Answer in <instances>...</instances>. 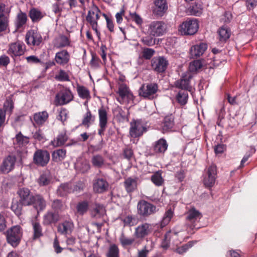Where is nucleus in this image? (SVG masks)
I'll use <instances>...</instances> for the list:
<instances>
[{"instance_id": "c9c22d12", "label": "nucleus", "mask_w": 257, "mask_h": 257, "mask_svg": "<svg viewBox=\"0 0 257 257\" xmlns=\"http://www.w3.org/2000/svg\"><path fill=\"white\" fill-rule=\"evenodd\" d=\"M91 162L92 166L97 168L103 167L105 164L104 159L100 155H93L91 158Z\"/></svg>"}, {"instance_id": "a19ab883", "label": "nucleus", "mask_w": 257, "mask_h": 257, "mask_svg": "<svg viewBox=\"0 0 257 257\" xmlns=\"http://www.w3.org/2000/svg\"><path fill=\"white\" fill-rule=\"evenodd\" d=\"M173 211L171 208L169 209L165 212L163 218L160 222V226L162 228L168 224L173 216Z\"/></svg>"}, {"instance_id": "09e8293b", "label": "nucleus", "mask_w": 257, "mask_h": 257, "mask_svg": "<svg viewBox=\"0 0 257 257\" xmlns=\"http://www.w3.org/2000/svg\"><path fill=\"white\" fill-rule=\"evenodd\" d=\"M29 138L24 136L21 133L17 134L14 139V142L17 143L19 146H23L28 144L29 142Z\"/></svg>"}, {"instance_id": "b1692460", "label": "nucleus", "mask_w": 257, "mask_h": 257, "mask_svg": "<svg viewBox=\"0 0 257 257\" xmlns=\"http://www.w3.org/2000/svg\"><path fill=\"white\" fill-rule=\"evenodd\" d=\"M168 144L166 140L161 138L155 142L153 150L156 154H163L167 150Z\"/></svg>"}, {"instance_id": "774afa93", "label": "nucleus", "mask_w": 257, "mask_h": 257, "mask_svg": "<svg viewBox=\"0 0 257 257\" xmlns=\"http://www.w3.org/2000/svg\"><path fill=\"white\" fill-rule=\"evenodd\" d=\"M63 204L62 202L60 200H55L53 201L52 204V207L55 211H58L61 209Z\"/></svg>"}, {"instance_id": "9d476101", "label": "nucleus", "mask_w": 257, "mask_h": 257, "mask_svg": "<svg viewBox=\"0 0 257 257\" xmlns=\"http://www.w3.org/2000/svg\"><path fill=\"white\" fill-rule=\"evenodd\" d=\"M16 157L13 155H10L4 158L0 166V171L2 173H8L13 170L16 162Z\"/></svg>"}, {"instance_id": "cd10ccee", "label": "nucleus", "mask_w": 257, "mask_h": 257, "mask_svg": "<svg viewBox=\"0 0 257 257\" xmlns=\"http://www.w3.org/2000/svg\"><path fill=\"white\" fill-rule=\"evenodd\" d=\"M73 192L72 184L66 183L61 184L57 188L56 193L58 196H65Z\"/></svg>"}, {"instance_id": "5701e85b", "label": "nucleus", "mask_w": 257, "mask_h": 257, "mask_svg": "<svg viewBox=\"0 0 257 257\" xmlns=\"http://www.w3.org/2000/svg\"><path fill=\"white\" fill-rule=\"evenodd\" d=\"M54 60L57 64L64 66L70 61V55L66 50H63L56 53Z\"/></svg>"}, {"instance_id": "a211bd4d", "label": "nucleus", "mask_w": 257, "mask_h": 257, "mask_svg": "<svg viewBox=\"0 0 257 257\" xmlns=\"http://www.w3.org/2000/svg\"><path fill=\"white\" fill-rule=\"evenodd\" d=\"M168 9L166 0H155L153 8V13L157 17H162Z\"/></svg>"}, {"instance_id": "1a4fd4ad", "label": "nucleus", "mask_w": 257, "mask_h": 257, "mask_svg": "<svg viewBox=\"0 0 257 257\" xmlns=\"http://www.w3.org/2000/svg\"><path fill=\"white\" fill-rule=\"evenodd\" d=\"M202 216V215L200 212L193 208L189 210L187 212L186 218L187 223L192 229H198L200 227L197 226L196 222L199 221Z\"/></svg>"}, {"instance_id": "f8f14e48", "label": "nucleus", "mask_w": 257, "mask_h": 257, "mask_svg": "<svg viewBox=\"0 0 257 257\" xmlns=\"http://www.w3.org/2000/svg\"><path fill=\"white\" fill-rule=\"evenodd\" d=\"M145 131L146 127L141 120H138L131 122L130 134L132 137H139Z\"/></svg>"}, {"instance_id": "052dcab7", "label": "nucleus", "mask_w": 257, "mask_h": 257, "mask_svg": "<svg viewBox=\"0 0 257 257\" xmlns=\"http://www.w3.org/2000/svg\"><path fill=\"white\" fill-rule=\"evenodd\" d=\"M7 26V17L4 14H0V32L5 31Z\"/></svg>"}, {"instance_id": "4468645a", "label": "nucleus", "mask_w": 257, "mask_h": 257, "mask_svg": "<svg viewBox=\"0 0 257 257\" xmlns=\"http://www.w3.org/2000/svg\"><path fill=\"white\" fill-rule=\"evenodd\" d=\"M17 193L20 197V201L24 206L32 205L34 195L30 189L27 188H22L19 189Z\"/></svg>"}, {"instance_id": "58836bf2", "label": "nucleus", "mask_w": 257, "mask_h": 257, "mask_svg": "<svg viewBox=\"0 0 257 257\" xmlns=\"http://www.w3.org/2000/svg\"><path fill=\"white\" fill-rule=\"evenodd\" d=\"M99 117V124L107 125L108 121L107 113L103 106L99 108L98 110Z\"/></svg>"}, {"instance_id": "338daca9", "label": "nucleus", "mask_w": 257, "mask_h": 257, "mask_svg": "<svg viewBox=\"0 0 257 257\" xmlns=\"http://www.w3.org/2000/svg\"><path fill=\"white\" fill-rule=\"evenodd\" d=\"M133 151L131 148H126L123 150V156L125 159L130 160L133 157Z\"/></svg>"}, {"instance_id": "3c124183", "label": "nucleus", "mask_w": 257, "mask_h": 257, "mask_svg": "<svg viewBox=\"0 0 257 257\" xmlns=\"http://www.w3.org/2000/svg\"><path fill=\"white\" fill-rule=\"evenodd\" d=\"M135 239L134 237H127L123 233H122L119 237V241L123 247L132 245L135 241Z\"/></svg>"}, {"instance_id": "20e7f679", "label": "nucleus", "mask_w": 257, "mask_h": 257, "mask_svg": "<svg viewBox=\"0 0 257 257\" xmlns=\"http://www.w3.org/2000/svg\"><path fill=\"white\" fill-rule=\"evenodd\" d=\"M50 156L49 152L45 150H37L33 155V162L38 166L44 167L49 163Z\"/></svg>"}, {"instance_id": "69168bd1", "label": "nucleus", "mask_w": 257, "mask_h": 257, "mask_svg": "<svg viewBox=\"0 0 257 257\" xmlns=\"http://www.w3.org/2000/svg\"><path fill=\"white\" fill-rule=\"evenodd\" d=\"M131 19L135 21L138 25H141L143 23V20L141 17L136 13H130Z\"/></svg>"}, {"instance_id": "6e6552de", "label": "nucleus", "mask_w": 257, "mask_h": 257, "mask_svg": "<svg viewBox=\"0 0 257 257\" xmlns=\"http://www.w3.org/2000/svg\"><path fill=\"white\" fill-rule=\"evenodd\" d=\"M73 99V95L69 89L60 90L56 95L55 102L57 105H63L69 103Z\"/></svg>"}, {"instance_id": "4c0bfd02", "label": "nucleus", "mask_w": 257, "mask_h": 257, "mask_svg": "<svg viewBox=\"0 0 257 257\" xmlns=\"http://www.w3.org/2000/svg\"><path fill=\"white\" fill-rule=\"evenodd\" d=\"M92 216L96 218H100L105 214L104 207L100 204H96L91 212Z\"/></svg>"}, {"instance_id": "f704fd0d", "label": "nucleus", "mask_w": 257, "mask_h": 257, "mask_svg": "<svg viewBox=\"0 0 257 257\" xmlns=\"http://www.w3.org/2000/svg\"><path fill=\"white\" fill-rule=\"evenodd\" d=\"M23 205L24 204L20 201L13 199L11 208L17 216H20L22 214Z\"/></svg>"}, {"instance_id": "473e14b6", "label": "nucleus", "mask_w": 257, "mask_h": 257, "mask_svg": "<svg viewBox=\"0 0 257 257\" xmlns=\"http://www.w3.org/2000/svg\"><path fill=\"white\" fill-rule=\"evenodd\" d=\"M66 156V150L65 149H58L53 152L52 154V159L53 161L58 163L64 160Z\"/></svg>"}, {"instance_id": "8fccbe9b", "label": "nucleus", "mask_w": 257, "mask_h": 257, "mask_svg": "<svg viewBox=\"0 0 257 257\" xmlns=\"http://www.w3.org/2000/svg\"><path fill=\"white\" fill-rule=\"evenodd\" d=\"M119 253L118 247L116 244H113L110 245L106 255L107 257H119Z\"/></svg>"}, {"instance_id": "39448f33", "label": "nucleus", "mask_w": 257, "mask_h": 257, "mask_svg": "<svg viewBox=\"0 0 257 257\" xmlns=\"http://www.w3.org/2000/svg\"><path fill=\"white\" fill-rule=\"evenodd\" d=\"M137 208L138 214L143 217H148L157 211L156 207L155 205L145 200L139 201Z\"/></svg>"}, {"instance_id": "c03bdc74", "label": "nucleus", "mask_w": 257, "mask_h": 257, "mask_svg": "<svg viewBox=\"0 0 257 257\" xmlns=\"http://www.w3.org/2000/svg\"><path fill=\"white\" fill-rule=\"evenodd\" d=\"M219 39L221 42H225L230 37V31L224 27H221L218 31Z\"/></svg>"}, {"instance_id": "6e6d98bb", "label": "nucleus", "mask_w": 257, "mask_h": 257, "mask_svg": "<svg viewBox=\"0 0 257 257\" xmlns=\"http://www.w3.org/2000/svg\"><path fill=\"white\" fill-rule=\"evenodd\" d=\"M77 211L80 214H84L88 210V203L87 201L79 202L77 205Z\"/></svg>"}, {"instance_id": "c85d7f7f", "label": "nucleus", "mask_w": 257, "mask_h": 257, "mask_svg": "<svg viewBox=\"0 0 257 257\" xmlns=\"http://www.w3.org/2000/svg\"><path fill=\"white\" fill-rule=\"evenodd\" d=\"M95 116L92 114L91 111L87 107V111L83 115L81 125L88 128L95 121Z\"/></svg>"}, {"instance_id": "7c9ffc66", "label": "nucleus", "mask_w": 257, "mask_h": 257, "mask_svg": "<svg viewBox=\"0 0 257 257\" xmlns=\"http://www.w3.org/2000/svg\"><path fill=\"white\" fill-rule=\"evenodd\" d=\"M68 140V136L66 133L62 132L57 137L51 141V145L54 147H60L65 144Z\"/></svg>"}, {"instance_id": "a878e982", "label": "nucleus", "mask_w": 257, "mask_h": 257, "mask_svg": "<svg viewBox=\"0 0 257 257\" xmlns=\"http://www.w3.org/2000/svg\"><path fill=\"white\" fill-rule=\"evenodd\" d=\"M32 205L37 209L38 212L43 210L46 206V202L44 198L39 194H36L32 199Z\"/></svg>"}, {"instance_id": "bb28decb", "label": "nucleus", "mask_w": 257, "mask_h": 257, "mask_svg": "<svg viewBox=\"0 0 257 257\" xmlns=\"http://www.w3.org/2000/svg\"><path fill=\"white\" fill-rule=\"evenodd\" d=\"M174 116L172 114L166 116L162 125L163 133L170 131L174 127Z\"/></svg>"}, {"instance_id": "dca6fc26", "label": "nucleus", "mask_w": 257, "mask_h": 257, "mask_svg": "<svg viewBox=\"0 0 257 257\" xmlns=\"http://www.w3.org/2000/svg\"><path fill=\"white\" fill-rule=\"evenodd\" d=\"M193 78V75L190 72H186L182 75L181 78L176 82V87L181 89V90H189L191 89L190 81Z\"/></svg>"}, {"instance_id": "5fc2aeb1", "label": "nucleus", "mask_w": 257, "mask_h": 257, "mask_svg": "<svg viewBox=\"0 0 257 257\" xmlns=\"http://www.w3.org/2000/svg\"><path fill=\"white\" fill-rule=\"evenodd\" d=\"M51 182V177L48 174H42L38 179V183L41 186H46Z\"/></svg>"}, {"instance_id": "bf43d9fd", "label": "nucleus", "mask_w": 257, "mask_h": 257, "mask_svg": "<svg viewBox=\"0 0 257 257\" xmlns=\"http://www.w3.org/2000/svg\"><path fill=\"white\" fill-rule=\"evenodd\" d=\"M124 223V226H133L135 225V218L132 215H127L123 218H121Z\"/></svg>"}, {"instance_id": "423d86ee", "label": "nucleus", "mask_w": 257, "mask_h": 257, "mask_svg": "<svg viewBox=\"0 0 257 257\" xmlns=\"http://www.w3.org/2000/svg\"><path fill=\"white\" fill-rule=\"evenodd\" d=\"M166 31L165 24L162 21H154L148 25V33L153 36H162Z\"/></svg>"}, {"instance_id": "412c9836", "label": "nucleus", "mask_w": 257, "mask_h": 257, "mask_svg": "<svg viewBox=\"0 0 257 257\" xmlns=\"http://www.w3.org/2000/svg\"><path fill=\"white\" fill-rule=\"evenodd\" d=\"M100 10L95 7L93 8L91 10L89 11L86 17V21L91 26L92 28H95L97 26V20L99 19V13Z\"/></svg>"}, {"instance_id": "e2e57ef3", "label": "nucleus", "mask_w": 257, "mask_h": 257, "mask_svg": "<svg viewBox=\"0 0 257 257\" xmlns=\"http://www.w3.org/2000/svg\"><path fill=\"white\" fill-rule=\"evenodd\" d=\"M193 243L194 242L193 241H189L187 243L178 247L176 249L177 252L179 254H182L185 252L189 248L193 246Z\"/></svg>"}, {"instance_id": "f03ea898", "label": "nucleus", "mask_w": 257, "mask_h": 257, "mask_svg": "<svg viewBox=\"0 0 257 257\" xmlns=\"http://www.w3.org/2000/svg\"><path fill=\"white\" fill-rule=\"evenodd\" d=\"M158 86L155 83L144 84L139 89L140 96L148 99L152 100L157 97Z\"/></svg>"}, {"instance_id": "6ab92c4d", "label": "nucleus", "mask_w": 257, "mask_h": 257, "mask_svg": "<svg viewBox=\"0 0 257 257\" xmlns=\"http://www.w3.org/2000/svg\"><path fill=\"white\" fill-rule=\"evenodd\" d=\"M152 231V226L148 223H142L135 228V235L137 238H143Z\"/></svg>"}, {"instance_id": "f257e3e1", "label": "nucleus", "mask_w": 257, "mask_h": 257, "mask_svg": "<svg viewBox=\"0 0 257 257\" xmlns=\"http://www.w3.org/2000/svg\"><path fill=\"white\" fill-rule=\"evenodd\" d=\"M8 243L16 247L20 243L23 235V230L19 225H15L9 228L5 233Z\"/></svg>"}, {"instance_id": "603ef678", "label": "nucleus", "mask_w": 257, "mask_h": 257, "mask_svg": "<svg viewBox=\"0 0 257 257\" xmlns=\"http://www.w3.org/2000/svg\"><path fill=\"white\" fill-rule=\"evenodd\" d=\"M70 45V41L69 39L65 36H61L57 43L55 45V47L57 48H61L68 46Z\"/></svg>"}, {"instance_id": "0eeeda50", "label": "nucleus", "mask_w": 257, "mask_h": 257, "mask_svg": "<svg viewBox=\"0 0 257 257\" xmlns=\"http://www.w3.org/2000/svg\"><path fill=\"white\" fill-rule=\"evenodd\" d=\"M217 175V168L214 164H211L207 169L206 174L203 179L206 187H212L215 184Z\"/></svg>"}, {"instance_id": "e433bc0d", "label": "nucleus", "mask_w": 257, "mask_h": 257, "mask_svg": "<svg viewBox=\"0 0 257 257\" xmlns=\"http://www.w3.org/2000/svg\"><path fill=\"white\" fill-rule=\"evenodd\" d=\"M176 100L181 106L185 105L188 101V93L187 91L180 90L176 96Z\"/></svg>"}, {"instance_id": "4be33fe9", "label": "nucleus", "mask_w": 257, "mask_h": 257, "mask_svg": "<svg viewBox=\"0 0 257 257\" xmlns=\"http://www.w3.org/2000/svg\"><path fill=\"white\" fill-rule=\"evenodd\" d=\"M207 48L206 43H200L192 46L190 49V55L192 58H195L200 56L205 52Z\"/></svg>"}, {"instance_id": "393cba45", "label": "nucleus", "mask_w": 257, "mask_h": 257, "mask_svg": "<svg viewBox=\"0 0 257 257\" xmlns=\"http://www.w3.org/2000/svg\"><path fill=\"white\" fill-rule=\"evenodd\" d=\"M60 219V215L57 212L49 211L44 215L43 224L49 225L56 223Z\"/></svg>"}, {"instance_id": "de8ad7c7", "label": "nucleus", "mask_w": 257, "mask_h": 257, "mask_svg": "<svg viewBox=\"0 0 257 257\" xmlns=\"http://www.w3.org/2000/svg\"><path fill=\"white\" fill-rule=\"evenodd\" d=\"M202 64L200 60H195L190 63L189 66V71L188 72L195 73L201 68Z\"/></svg>"}, {"instance_id": "a18cd8bd", "label": "nucleus", "mask_w": 257, "mask_h": 257, "mask_svg": "<svg viewBox=\"0 0 257 257\" xmlns=\"http://www.w3.org/2000/svg\"><path fill=\"white\" fill-rule=\"evenodd\" d=\"M151 181L157 186H161L164 183V179L161 172L157 171L151 176Z\"/></svg>"}, {"instance_id": "9b49d317", "label": "nucleus", "mask_w": 257, "mask_h": 257, "mask_svg": "<svg viewBox=\"0 0 257 257\" xmlns=\"http://www.w3.org/2000/svg\"><path fill=\"white\" fill-rule=\"evenodd\" d=\"M168 61L164 57H154L151 60V66L155 71L162 73L164 72L168 65Z\"/></svg>"}, {"instance_id": "13d9d810", "label": "nucleus", "mask_w": 257, "mask_h": 257, "mask_svg": "<svg viewBox=\"0 0 257 257\" xmlns=\"http://www.w3.org/2000/svg\"><path fill=\"white\" fill-rule=\"evenodd\" d=\"M68 111L65 108H61L59 111V115L57 116V119L60 120L63 124L67 119Z\"/></svg>"}, {"instance_id": "79ce46f5", "label": "nucleus", "mask_w": 257, "mask_h": 257, "mask_svg": "<svg viewBox=\"0 0 257 257\" xmlns=\"http://www.w3.org/2000/svg\"><path fill=\"white\" fill-rule=\"evenodd\" d=\"M77 91L79 96L82 99H89L91 98L89 90L85 86L78 85Z\"/></svg>"}, {"instance_id": "aec40b11", "label": "nucleus", "mask_w": 257, "mask_h": 257, "mask_svg": "<svg viewBox=\"0 0 257 257\" xmlns=\"http://www.w3.org/2000/svg\"><path fill=\"white\" fill-rule=\"evenodd\" d=\"M109 184L103 178H97L93 181V189L95 193H103L108 190Z\"/></svg>"}, {"instance_id": "0e129e2a", "label": "nucleus", "mask_w": 257, "mask_h": 257, "mask_svg": "<svg viewBox=\"0 0 257 257\" xmlns=\"http://www.w3.org/2000/svg\"><path fill=\"white\" fill-rule=\"evenodd\" d=\"M155 51L150 48H146L143 51V57L146 59H150L154 55Z\"/></svg>"}, {"instance_id": "37998d69", "label": "nucleus", "mask_w": 257, "mask_h": 257, "mask_svg": "<svg viewBox=\"0 0 257 257\" xmlns=\"http://www.w3.org/2000/svg\"><path fill=\"white\" fill-rule=\"evenodd\" d=\"M29 16L33 22H39L43 17L42 12L35 8H33L30 11Z\"/></svg>"}, {"instance_id": "ea45409f", "label": "nucleus", "mask_w": 257, "mask_h": 257, "mask_svg": "<svg viewBox=\"0 0 257 257\" xmlns=\"http://www.w3.org/2000/svg\"><path fill=\"white\" fill-rule=\"evenodd\" d=\"M118 93L121 99L125 97L130 98L132 96V94L130 93L128 88L124 84L119 85Z\"/></svg>"}, {"instance_id": "7ed1b4c3", "label": "nucleus", "mask_w": 257, "mask_h": 257, "mask_svg": "<svg viewBox=\"0 0 257 257\" xmlns=\"http://www.w3.org/2000/svg\"><path fill=\"white\" fill-rule=\"evenodd\" d=\"M198 29V24L196 20L187 19L180 26L179 31L184 35H192L195 34Z\"/></svg>"}, {"instance_id": "864d4df0", "label": "nucleus", "mask_w": 257, "mask_h": 257, "mask_svg": "<svg viewBox=\"0 0 257 257\" xmlns=\"http://www.w3.org/2000/svg\"><path fill=\"white\" fill-rule=\"evenodd\" d=\"M4 107L5 109L4 111L5 112V113L8 112L10 114L12 113L13 109L14 107V102L12 100V97H9L7 98L6 102L4 103Z\"/></svg>"}, {"instance_id": "ddd939ff", "label": "nucleus", "mask_w": 257, "mask_h": 257, "mask_svg": "<svg viewBox=\"0 0 257 257\" xmlns=\"http://www.w3.org/2000/svg\"><path fill=\"white\" fill-rule=\"evenodd\" d=\"M57 228L58 232L60 234L70 235L74 230V224L73 221L71 219H69L59 223Z\"/></svg>"}, {"instance_id": "680f3d73", "label": "nucleus", "mask_w": 257, "mask_h": 257, "mask_svg": "<svg viewBox=\"0 0 257 257\" xmlns=\"http://www.w3.org/2000/svg\"><path fill=\"white\" fill-rule=\"evenodd\" d=\"M33 138L39 142H44L46 140L44 133L40 129L33 133Z\"/></svg>"}, {"instance_id": "c756f323", "label": "nucleus", "mask_w": 257, "mask_h": 257, "mask_svg": "<svg viewBox=\"0 0 257 257\" xmlns=\"http://www.w3.org/2000/svg\"><path fill=\"white\" fill-rule=\"evenodd\" d=\"M124 186L127 193L134 191L137 188V179L128 177L124 182Z\"/></svg>"}, {"instance_id": "2f4dec72", "label": "nucleus", "mask_w": 257, "mask_h": 257, "mask_svg": "<svg viewBox=\"0 0 257 257\" xmlns=\"http://www.w3.org/2000/svg\"><path fill=\"white\" fill-rule=\"evenodd\" d=\"M49 114L46 111L39 112L34 114V120L35 123L39 125H43L48 119Z\"/></svg>"}, {"instance_id": "f3484780", "label": "nucleus", "mask_w": 257, "mask_h": 257, "mask_svg": "<svg viewBox=\"0 0 257 257\" xmlns=\"http://www.w3.org/2000/svg\"><path fill=\"white\" fill-rule=\"evenodd\" d=\"M42 38L41 35L34 30H30L26 35V41L30 46H39L42 42Z\"/></svg>"}, {"instance_id": "72a5a7b5", "label": "nucleus", "mask_w": 257, "mask_h": 257, "mask_svg": "<svg viewBox=\"0 0 257 257\" xmlns=\"http://www.w3.org/2000/svg\"><path fill=\"white\" fill-rule=\"evenodd\" d=\"M27 21V15L24 13L20 12L17 15V17L15 22V26L17 30L23 28V26L26 25Z\"/></svg>"}, {"instance_id": "4d7b16f0", "label": "nucleus", "mask_w": 257, "mask_h": 257, "mask_svg": "<svg viewBox=\"0 0 257 257\" xmlns=\"http://www.w3.org/2000/svg\"><path fill=\"white\" fill-rule=\"evenodd\" d=\"M55 79L60 81H69V77L67 72L63 70H60L58 74L56 75Z\"/></svg>"}, {"instance_id": "49530a36", "label": "nucleus", "mask_w": 257, "mask_h": 257, "mask_svg": "<svg viewBox=\"0 0 257 257\" xmlns=\"http://www.w3.org/2000/svg\"><path fill=\"white\" fill-rule=\"evenodd\" d=\"M33 238L34 239L39 238L43 236L42 228L41 224L37 222L33 223Z\"/></svg>"}, {"instance_id": "2eb2a0df", "label": "nucleus", "mask_w": 257, "mask_h": 257, "mask_svg": "<svg viewBox=\"0 0 257 257\" xmlns=\"http://www.w3.org/2000/svg\"><path fill=\"white\" fill-rule=\"evenodd\" d=\"M25 50L24 44L21 42H17L9 45L7 53L12 57L20 56L24 54Z\"/></svg>"}]
</instances>
